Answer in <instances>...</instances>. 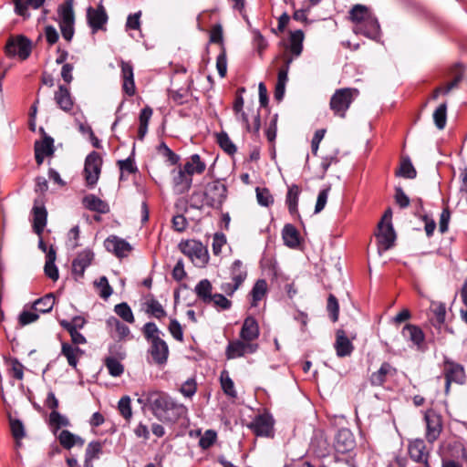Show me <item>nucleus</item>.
Segmentation results:
<instances>
[{
  "mask_svg": "<svg viewBox=\"0 0 467 467\" xmlns=\"http://www.w3.org/2000/svg\"><path fill=\"white\" fill-rule=\"evenodd\" d=\"M105 365L109 374L113 377H119L123 373V365L115 358H107L105 360Z\"/></svg>",
  "mask_w": 467,
  "mask_h": 467,
  "instance_id": "54",
  "label": "nucleus"
},
{
  "mask_svg": "<svg viewBox=\"0 0 467 467\" xmlns=\"http://www.w3.org/2000/svg\"><path fill=\"white\" fill-rule=\"evenodd\" d=\"M300 193V189L297 185H292L288 189L286 202L288 205L289 212L291 213H296L297 212V202L298 196Z\"/></svg>",
  "mask_w": 467,
  "mask_h": 467,
  "instance_id": "47",
  "label": "nucleus"
},
{
  "mask_svg": "<svg viewBox=\"0 0 467 467\" xmlns=\"http://www.w3.org/2000/svg\"><path fill=\"white\" fill-rule=\"evenodd\" d=\"M250 428L258 436H269L273 430V420L268 415H260L254 420Z\"/></svg>",
  "mask_w": 467,
  "mask_h": 467,
  "instance_id": "25",
  "label": "nucleus"
},
{
  "mask_svg": "<svg viewBox=\"0 0 467 467\" xmlns=\"http://www.w3.org/2000/svg\"><path fill=\"white\" fill-rule=\"evenodd\" d=\"M44 2L45 0H13L16 13L24 17L29 16V14L27 13V9L29 7L37 9L44 4Z\"/></svg>",
  "mask_w": 467,
  "mask_h": 467,
  "instance_id": "33",
  "label": "nucleus"
},
{
  "mask_svg": "<svg viewBox=\"0 0 467 467\" xmlns=\"http://www.w3.org/2000/svg\"><path fill=\"white\" fill-rule=\"evenodd\" d=\"M396 373L397 369L391 364L384 362L377 371L370 375L369 381L373 386H381L389 377H393Z\"/></svg>",
  "mask_w": 467,
  "mask_h": 467,
  "instance_id": "20",
  "label": "nucleus"
},
{
  "mask_svg": "<svg viewBox=\"0 0 467 467\" xmlns=\"http://www.w3.org/2000/svg\"><path fill=\"white\" fill-rule=\"evenodd\" d=\"M54 153V140L49 136H45L42 141L35 143V158L37 165H41L45 157L51 156Z\"/></svg>",
  "mask_w": 467,
  "mask_h": 467,
  "instance_id": "19",
  "label": "nucleus"
},
{
  "mask_svg": "<svg viewBox=\"0 0 467 467\" xmlns=\"http://www.w3.org/2000/svg\"><path fill=\"white\" fill-rule=\"evenodd\" d=\"M226 244L225 235L222 233H216L213 238V252L214 254H219L222 251V247Z\"/></svg>",
  "mask_w": 467,
  "mask_h": 467,
  "instance_id": "64",
  "label": "nucleus"
},
{
  "mask_svg": "<svg viewBox=\"0 0 467 467\" xmlns=\"http://www.w3.org/2000/svg\"><path fill=\"white\" fill-rule=\"evenodd\" d=\"M145 305L147 307V313L152 315L154 317L160 319L166 316V311L164 310L163 306L153 296L147 298Z\"/></svg>",
  "mask_w": 467,
  "mask_h": 467,
  "instance_id": "41",
  "label": "nucleus"
},
{
  "mask_svg": "<svg viewBox=\"0 0 467 467\" xmlns=\"http://www.w3.org/2000/svg\"><path fill=\"white\" fill-rule=\"evenodd\" d=\"M183 168L192 177L193 174H202L206 169V163L202 161L199 154H192L184 163Z\"/></svg>",
  "mask_w": 467,
  "mask_h": 467,
  "instance_id": "32",
  "label": "nucleus"
},
{
  "mask_svg": "<svg viewBox=\"0 0 467 467\" xmlns=\"http://www.w3.org/2000/svg\"><path fill=\"white\" fill-rule=\"evenodd\" d=\"M327 309V311H328V313H329V315L331 317L332 321L333 322L337 321V319H338L339 306H338L337 299L332 294H330L328 296Z\"/></svg>",
  "mask_w": 467,
  "mask_h": 467,
  "instance_id": "58",
  "label": "nucleus"
},
{
  "mask_svg": "<svg viewBox=\"0 0 467 467\" xmlns=\"http://www.w3.org/2000/svg\"><path fill=\"white\" fill-rule=\"evenodd\" d=\"M442 374L445 379V394L448 395L452 383L462 385L465 382L466 375L464 368L449 358L443 361Z\"/></svg>",
  "mask_w": 467,
  "mask_h": 467,
  "instance_id": "4",
  "label": "nucleus"
},
{
  "mask_svg": "<svg viewBox=\"0 0 467 467\" xmlns=\"http://www.w3.org/2000/svg\"><path fill=\"white\" fill-rule=\"evenodd\" d=\"M335 449L339 453H346L355 446V440L351 431L348 429H341L335 438Z\"/></svg>",
  "mask_w": 467,
  "mask_h": 467,
  "instance_id": "18",
  "label": "nucleus"
},
{
  "mask_svg": "<svg viewBox=\"0 0 467 467\" xmlns=\"http://www.w3.org/2000/svg\"><path fill=\"white\" fill-rule=\"evenodd\" d=\"M107 325L111 329H114L119 339L126 338L130 333V328L114 317L107 320Z\"/></svg>",
  "mask_w": 467,
  "mask_h": 467,
  "instance_id": "42",
  "label": "nucleus"
},
{
  "mask_svg": "<svg viewBox=\"0 0 467 467\" xmlns=\"http://www.w3.org/2000/svg\"><path fill=\"white\" fill-rule=\"evenodd\" d=\"M356 34H361L371 39H378L380 36V27L378 19L373 16L365 24L353 27Z\"/></svg>",
  "mask_w": 467,
  "mask_h": 467,
  "instance_id": "22",
  "label": "nucleus"
},
{
  "mask_svg": "<svg viewBox=\"0 0 467 467\" xmlns=\"http://www.w3.org/2000/svg\"><path fill=\"white\" fill-rule=\"evenodd\" d=\"M31 50L32 43L24 36L11 37L5 46L7 56H17L21 60L26 59L30 56Z\"/></svg>",
  "mask_w": 467,
  "mask_h": 467,
  "instance_id": "8",
  "label": "nucleus"
},
{
  "mask_svg": "<svg viewBox=\"0 0 467 467\" xmlns=\"http://www.w3.org/2000/svg\"><path fill=\"white\" fill-rule=\"evenodd\" d=\"M246 271L243 269V264L241 261L236 260L232 265V280L237 289L246 278Z\"/></svg>",
  "mask_w": 467,
  "mask_h": 467,
  "instance_id": "43",
  "label": "nucleus"
},
{
  "mask_svg": "<svg viewBox=\"0 0 467 467\" xmlns=\"http://www.w3.org/2000/svg\"><path fill=\"white\" fill-rule=\"evenodd\" d=\"M259 346L255 342H250L242 338L230 341L225 355L228 359H234L244 357L247 354H254L257 351Z\"/></svg>",
  "mask_w": 467,
  "mask_h": 467,
  "instance_id": "9",
  "label": "nucleus"
},
{
  "mask_svg": "<svg viewBox=\"0 0 467 467\" xmlns=\"http://www.w3.org/2000/svg\"><path fill=\"white\" fill-rule=\"evenodd\" d=\"M431 312L433 317H431V322L434 326L441 327L445 321L446 316V307L442 303L433 302L431 305Z\"/></svg>",
  "mask_w": 467,
  "mask_h": 467,
  "instance_id": "37",
  "label": "nucleus"
},
{
  "mask_svg": "<svg viewBox=\"0 0 467 467\" xmlns=\"http://www.w3.org/2000/svg\"><path fill=\"white\" fill-rule=\"evenodd\" d=\"M304 33L302 30H296L290 34V51L296 57L302 53Z\"/></svg>",
  "mask_w": 467,
  "mask_h": 467,
  "instance_id": "40",
  "label": "nucleus"
},
{
  "mask_svg": "<svg viewBox=\"0 0 467 467\" xmlns=\"http://www.w3.org/2000/svg\"><path fill=\"white\" fill-rule=\"evenodd\" d=\"M55 296L52 294L46 295L45 296L36 300L32 308L37 313H48L52 310L55 305Z\"/></svg>",
  "mask_w": 467,
  "mask_h": 467,
  "instance_id": "36",
  "label": "nucleus"
},
{
  "mask_svg": "<svg viewBox=\"0 0 467 467\" xmlns=\"http://www.w3.org/2000/svg\"><path fill=\"white\" fill-rule=\"evenodd\" d=\"M217 142L228 154H234L236 151V147L225 132H220L217 134Z\"/></svg>",
  "mask_w": 467,
  "mask_h": 467,
  "instance_id": "52",
  "label": "nucleus"
},
{
  "mask_svg": "<svg viewBox=\"0 0 467 467\" xmlns=\"http://www.w3.org/2000/svg\"><path fill=\"white\" fill-rule=\"evenodd\" d=\"M226 186L220 181L208 183L204 191L205 204L212 208L219 209L226 200Z\"/></svg>",
  "mask_w": 467,
  "mask_h": 467,
  "instance_id": "7",
  "label": "nucleus"
},
{
  "mask_svg": "<svg viewBox=\"0 0 467 467\" xmlns=\"http://www.w3.org/2000/svg\"><path fill=\"white\" fill-rule=\"evenodd\" d=\"M101 166L102 158L98 152L92 151L87 156L83 171V176L87 187H95L101 172Z\"/></svg>",
  "mask_w": 467,
  "mask_h": 467,
  "instance_id": "5",
  "label": "nucleus"
},
{
  "mask_svg": "<svg viewBox=\"0 0 467 467\" xmlns=\"http://www.w3.org/2000/svg\"><path fill=\"white\" fill-rule=\"evenodd\" d=\"M358 94V90L356 88H345L337 89L330 99V109L336 116L345 118L347 110Z\"/></svg>",
  "mask_w": 467,
  "mask_h": 467,
  "instance_id": "2",
  "label": "nucleus"
},
{
  "mask_svg": "<svg viewBox=\"0 0 467 467\" xmlns=\"http://www.w3.org/2000/svg\"><path fill=\"white\" fill-rule=\"evenodd\" d=\"M172 183L174 192L182 194L190 190L192 183V177L184 168H180L178 171H173Z\"/></svg>",
  "mask_w": 467,
  "mask_h": 467,
  "instance_id": "13",
  "label": "nucleus"
},
{
  "mask_svg": "<svg viewBox=\"0 0 467 467\" xmlns=\"http://www.w3.org/2000/svg\"><path fill=\"white\" fill-rule=\"evenodd\" d=\"M220 379H221V385H222V388H223L224 393L228 396L235 397L236 391L234 389V385L233 380L229 377V374L227 371L224 370L221 373Z\"/></svg>",
  "mask_w": 467,
  "mask_h": 467,
  "instance_id": "53",
  "label": "nucleus"
},
{
  "mask_svg": "<svg viewBox=\"0 0 467 467\" xmlns=\"http://www.w3.org/2000/svg\"><path fill=\"white\" fill-rule=\"evenodd\" d=\"M170 399L171 397L166 393L157 390L148 391V406L156 417H158L161 410H163V408L167 406Z\"/></svg>",
  "mask_w": 467,
  "mask_h": 467,
  "instance_id": "17",
  "label": "nucleus"
},
{
  "mask_svg": "<svg viewBox=\"0 0 467 467\" xmlns=\"http://www.w3.org/2000/svg\"><path fill=\"white\" fill-rule=\"evenodd\" d=\"M119 413L123 416L124 419L130 420L132 416V410L130 406V399L129 396L122 397L118 405Z\"/></svg>",
  "mask_w": 467,
  "mask_h": 467,
  "instance_id": "57",
  "label": "nucleus"
},
{
  "mask_svg": "<svg viewBox=\"0 0 467 467\" xmlns=\"http://www.w3.org/2000/svg\"><path fill=\"white\" fill-rule=\"evenodd\" d=\"M115 313L120 317L124 321L128 323H134L135 318L131 308L129 306L127 303H120L115 306L114 308Z\"/></svg>",
  "mask_w": 467,
  "mask_h": 467,
  "instance_id": "50",
  "label": "nucleus"
},
{
  "mask_svg": "<svg viewBox=\"0 0 467 467\" xmlns=\"http://www.w3.org/2000/svg\"><path fill=\"white\" fill-rule=\"evenodd\" d=\"M426 422L425 437L430 443H433L441 435L442 431V420L441 415L434 410H427L424 416Z\"/></svg>",
  "mask_w": 467,
  "mask_h": 467,
  "instance_id": "10",
  "label": "nucleus"
},
{
  "mask_svg": "<svg viewBox=\"0 0 467 467\" xmlns=\"http://www.w3.org/2000/svg\"><path fill=\"white\" fill-rule=\"evenodd\" d=\"M409 454L410 458L417 462H424L429 461V451L426 448L424 441L416 439L409 444Z\"/></svg>",
  "mask_w": 467,
  "mask_h": 467,
  "instance_id": "21",
  "label": "nucleus"
},
{
  "mask_svg": "<svg viewBox=\"0 0 467 467\" xmlns=\"http://www.w3.org/2000/svg\"><path fill=\"white\" fill-rule=\"evenodd\" d=\"M350 19L355 24L354 26L365 24L373 17V14L364 5H355L349 12Z\"/></svg>",
  "mask_w": 467,
  "mask_h": 467,
  "instance_id": "28",
  "label": "nucleus"
},
{
  "mask_svg": "<svg viewBox=\"0 0 467 467\" xmlns=\"http://www.w3.org/2000/svg\"><path fill=\"white\" fill-rule=\"evenodd\" d=\"M9 423L13 438H24L26 436L25 427L21 420L10 418Z\"/></svg>",
  "mask_w": 467,
  "mask_h": 467,
  "instance_id": "59",
  "label": "nucleus"
},
{
  "mask_svg": "<svg viewBox=\"0 0 467 467\" xmlns=\"http://www.w3.org/2000/svg\"><path fill=\"white\" fill-rule=\"evenodd\" d=\"M106 249L118 257L127 256L131 250L130 244L118 236L111 235L105 240Z\"/></svg>",
  "mask_w": 467,
  "mask_h": 467,
  "instance_id": "14",
  "label": "nucleus"
},
{
  "mask_svg": "<svg viewBox=\"0 0 467 467\" xmlns=\"http://www.w3.org/2000/svg\"><path fill=\"white\" fill-rule=\"evenodd\" d=\"M433 120L439 130H442L447 120V104L441 103L433 112Z\"/></svg>",
  "mask_w": 467,
  "mask_h": 467,
  "instance_id": "48",
  "label": "nucleus"
},
{
  "mask_svg": "<svg viewBox=\"0 0 467 467\" xmlns=\"http://www.w3.org/2000/svg\"><path fill=\"white\" fill-rule=\"evenodd\" d=\"M142 333L150 343L149 353L158 365L166 364L169 357L167 343L161 337L162 334L155 323L148 322L143 326Z\"/></svg>",
  "mask_w": 467,
  "mask_h": 467,
  "instance_id": "1",
  "label": "nucleus"
},
{
  "mask_svg": "<svg viewBox=\"0 0 467 467\" xmlns=\"http://www.w3.org/2000/svg\"><path fill=\"white\" fill-rule=\"evenodd\" d=\"M101 443L98 441L90 442L87 449H86V460L84 467H91L90 462L93 459H96L99 457V453L101 452Z\"/></svg>",
  "mask_w": 467,
  "mask_h": 467,
  "instance_id": "49",
  "label": "nucleus"
},
{
  "mask_svg": "<svg viewBox=\"0 0 467 467\" xmlns=\"http://www.w3.org/2000/svg\"><path fill=\"white\" fill-rule=\"evenodd\" d=\"M38 317L37 312L32 307L29 310L24 309L18 317V323L20 326L24 327L36 321Z\"/></svg>",
  "mask_w": 467,
  "mask_h": 467,
  "instance_id": "55",
  "label": "nucleus"
},
{
  "mask_svg": "<svg viewBox=\"0 0 467 467\" xmlns=\"http://www.w3.org/2000/svg\"><path fill=\"white\" fill-rule=\"evenodd\" d=\"M83 205L93 212H97L99 213H107L109 212V204L99 197L88 194L83 198Z\"/></svg>",
  "mask_w": 467,
  "mask_h": 467,
  "instance_id": "29",
  "label": "nucleus"
},
{
  "mask_svg": "<svg viewBox=\"0 0 467 467\" xmlns=\"http://www.w3.org/2000/svg\"><path fill=\"white\" fill-rule=\"evenodd\" d=\"M61 353L67 358L68 365L76 368L78 359L82 357L84 351L78 347H74L68 343H63Z\"/></svg>",
  "mask_w": 467,
  "mask_h": 467,
  "instance_id": "30",
  "label": "nucleus"
},
{
  "mask_svg": "<svg viewBox=\"0 0 467 467\" xmlns=\"http://www.w3.org/2000/svg\"><path fill=\"white\" fill-rule=\"evenodd\" d=\"M267 291V284L266 281L264 279H259L254 284L251 295L253 297L252 306H256L257 303L263 299V297L265 296Z\"/></svg>",
  "mask_w": 467,
  "mask_h": 467,
  "instance_id": "44",
  "label": "nucleus"
},
{
  "mask_svg": "<svg viewBox=\"0 0 467 467\" xmlns=\"http://www.w3.org/2000/svg\"><path fill=\"white\" fill-rule=\"evenodd\" d=\"M396 175L407 179H414L417 176V171L409 157H403L401 159L400 165L399 170L396 171Z\"/></svg>",
  "mask_w": 467,
  "mask_h": 467,
  "instance_id": "39",
  "label": "nucleus"
},
{
  "mask_svg": "<svg viewBox=\"0 0 467 467\" xmlns=\"http://www.w3.org/2000/svg\"><path fill=\"white\" fill-rule=\"evenodd\" d=\"M152 115V109L149 107L144 108L140 114V127L138 130V138L141 140L148 130V123Z\"/></svg>",
  "mask_w": 467,
  "mask_h": 467,
  "instance_id": "45",
  "label": "nucleus"
},
{
  "mask_svg": "<svg viewBox=\"0 0 467 467\" xmlns=\"http://www.w3.org/2000/svg\"><path fill=\"white\" fill-rule=\"evenodd\" d=\"M49 424L55 431L60 429L61 427H67L69 425L68 419L60 414L57 410H52L49 415Z\"/></svg>",
  "mask_w": 467,
  "mask_h": 467,
  "instance_id": "51",
  "label": "nucleus"
},
{
  "mask_svg": "<svg viewBox=\"0 0 467 467\" xmlns=\"http://www.w3.org/2000/svg\"><path fill=\"white\" fill-rule=\"evenodd\" d=\"M95 285L98 286V288L100 289L99 296L102 298L107 299L112 294V288L109 285V282H108V279L106 276H101L99 279V281H97L95 283Z\"/></svg>",
  "mask_w": 467,
  "mask_h": 467,
  "instance_id": "61",
  "label": "nucleus"
},
{
  "mask_svg": "<svg viewBox=\"0 0 467 467\" xmlns=\"http://www.w3.org/2000/svg\"><path fill=\"white\" fill-rule=\"evenodd\" d=\"M60 444L66 448L70 449L74 445H80L82 446L84 444V440L80 437L74 435L68 431H62L58 436Z\"/></svg>",
  "mask_w": 467,
  "mask_h": 467,
  "instance_id": "38",
  "label": "nucleus"
},
{
  "mask_svg": "<svg viewBox=\"0 0 467 467\" xmlns=\"http://www.w3.org/2000/svg\"><path fill=\"white\" fill-rule=\"evenodd\" d=\"M55 100L57 106L64 111H69L73 108V100L67 88L60 85L55 93Z\"/></svg>",
  "mask_w": 467,
  "mask_h": 467,
  "instance_id": "31",
  "label": "nucleus"
},
{
  "mask_svg": "<svg viewBox=\"0 0 467 467\" xmlns=\"http://www.w3.org/2000/svg\"><path fill=\"white\" fill-rule=\"evenodd\" d=\"M121 77L123 80L122 88L124 92L129 96L135 94V83L133 67L130 62L121 61Z\"/></svg>",
  "mask_w": 467,
  "mask_h": 467,
  "instance_id": "23",
  "label": "nucleus"
},
{
  "mask_svg": "<svg viewBox=\"0 0 467 467\" xmlns=\"http://www.w3.org/2000/svg\"><path fill=\"white\" fill-rule=\"evenodd\" d=\"M180 250L188 256L194 265L202 267L208 262L207 249L201 242L196 240H188L179 244Z\"/></svg>",
  "mask_w": 467,
  "mask_h": 467,
  "instance_id": "3",
  "label": "nucleus"
},
{
  "mask_svg": "<svg viewBox=\"0 0 467 467\" xmlns=\"http://www.w3.org/2000/svg\"><path fill=\"white\" fill-rule=\"evenodd\" d=\"M217 434L213 430H207L199 441V445L202 449L210 448L216 441Z\"/></svg>",
  "mask_w": 467,
  "mask_h": 467,
  "instance_id": "60",
  "label": "nucleus"
},
{
  "mask_svg": "<svg viewBox=\"0 0 467 467\" xmlns=\"http://www.w3.org/2000/svg\"><path fill=\"white\" fill-rule=\"evenodd\" d=\"M377 238L385 251L393 245L396 235L391 222H379Z\"/></svg>",
  "mask_w": 467,
  "mask_h": 467,
  "instance_id": "16",
  "label": "nucleus"
},
{
  "mask_svg": "<svg viewBox=\"0 0 467 467\" xmlns=\"http://www.w3.org/2000/svg\"><path fill=\"white\" fill-rule=\"evenodd\" d=\"M283 239L285 244L289 247H296L299 244L298 233L291 224L285 226L283 230Z\"/></svg>",
  "mask_w": 467,
  "mask_h": 467,
  "instance_id": "46",
  "label": "nucleus"
},
{
  "mask_svg": "<svg viewBox=\"0 0 467 467\" xmlns=\"http://www.w3.org/2000/svg\"><path fill=\"white\" fill-rule=\"evenodd\" d=\"M256 198L258 202L264 206H268L273 202V197L265 188H256Z\"/></svg>",
  "mask_w": 467,
  "mask_h": 467,
  "instance_id": "62",
  "label": "nucleus"
},
{
  "mask_svg": "<svg viewBox=\"0 0 467 467\" xmlns=\"http://www.w3.org/2000/svg\"><path fill=\"white\" fill-rule=\"evenodd\" d=\"M87 17L93 31L101 29L108 20V16L102 5L97 9L88 7L87 11Z\"/></svg>",
  "mask_w": 467,
  "mask_h": 467,
  "instance_id": "24",
  "label": "nucleus"
},
{
  "mask_svg": "<svg viewBox=\"0 0 467 467\" xmlns=\"http://www.w3.org/2000/svg\"><path fill=\"white\" fill-rule=\"evenodd\" d=\"M94 254L89 250L82 251L72 262V274L76 280L83 277L85 269L91 264Z\"/></svg>",
  "mask_w": 467,
  "mask_h": 467,
  "instance_id": "15",
  "label": "nucleus"
},
{
  "mask_svg": "<svg viewBox=\"0 0 467 467\" xmlns=\"http://www.w3.org/2000/svg\"><path fill=\"white\" fill-rule=\"evenodd\" d=\"M213 286L208 279L201 280L195 286L194 292L197 296L204 303L211 304L213 299Z\"/></svg>",
  "mask_w": 467,
  "mask_h": 467,
  "instance_id": "34",
  "label": "nucleus"
},
{
  "mask_svg": "<svg viewBox=\"0 0 467 467\" xmlns=\"http://www.w3.org/2000/svg\"><path fill=\"white\" fill-rule=\"evenodd\" d=\"M239 337L250 342H254L258 338L259 326L254 317H248L244 319Z\"/></svg>",
  "mask_w": 467,
  "mask_h": 467,
  "instance_id": "26",
  "label": "nucleus"
},
{
  "mask_svg": "<svg viewBox=\"0 0 467 467\" xmlns=\"http://www.w3.org/2000/svg\"><path fill=\"white\" fill-rule=\"evenodd\" d=\"M158 152L166 157L167 161L171 164L175 165L178 163L180 157L175 154L164 142H161L158 146Z\"/></svg>",
  "mask_w": 467,
  "mask_h": 467,
  "instance_id": "56",
  "label": "nucleus"
},
{
  "mask_svg": "<svg viewBox=\"0 0 467 467\" xmlns=\"http://www.w3.org/2000/svg\"><path fill=\"white\" fill-rule=\"evenodd\" d=\"M186 413L187 408L171 398L167 406L163 408V410H161L157 418L165 421L175 422L180 418L184 417Z\"/></svg>",
  "mask_w": 467,
  "mask_h": 467,
  "instance_id": "12",
  "label": "nucleus"
},
{
  "mask_svg": "<svg viewBox=\"0 0 467 467\" xmlns=\"http://www.w3.org/2000/svg\"><path fill=\"white\" fill-rule=\"evenodd\" d=\"M33 213V231L41 236L47 222V212L44 206L43 201L36 199L32 208Z\"/></svg>",
  "mask_w": 467,
  "mask_h": 467,
  "instance_id": "11",
  "label": "nucleus"
},
{
  "mask_svg": "<svg viewBox=\"0 0 467 467\" xmlns=\"http://www.w3.org/2000/svg\"><path fill=\"white\" fill-rule=\"evenodd\" d=\"M402 335L405 338L410 339L415 345H420L424 340V334L422 330L415 326L408 324L402 329Z\"/></svg>",
  "mask_w": 467,
  "mask_h": 467,
  "instance_id": "35",
  "label": "nucleus"
},
{
  "mask_svg": "<svg viewBox=\"0 0 467 467\" xmlns=\"http://www.w3.org/2000/svg\"><path fill=\"white\" fill-rule=\"evenodd\" d=\"M335 348L338 357L349 356L353 350V345L343 329L337 331Z\"/></svg>",
  "mask_w": 467,
  "mask_h": 467,
  "instance_id": "27",
  "label": "nucleus"
},
{
  "mask_svg": "<svg viewBox=\"0 0 467 467\" xmlns=\"http://www.w3.org/2000/svg\"><path fill=\"white\" fill-rule=\"evenodd\" d=\"M78 238H79V227L78 225H76L73 228H71L67 234V245L70 249L77 248L79 245Z\"/></svg>",
  "mask_w": 467,
  "mask_h": 467,
  "instance_id": "63",
  "label": "nucleus"
},
{
  "mask_svg": "<svg viewBox=\"0 0 467 467\" xmlns=\"http://www.w3.org/2000/svg\"><path fill=\"white\" fill-rule=\"evenodd\" d=\"M58 21L63 37L70 41L74 36L75 15L71 2H66L58 8Z\"/></svg>",
  "mask_w": 467,
  "mask_h": 467,
  "instance_id": "6",
  "label": "nucleus"
}]
</instances>
